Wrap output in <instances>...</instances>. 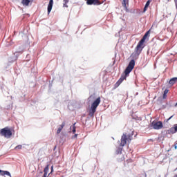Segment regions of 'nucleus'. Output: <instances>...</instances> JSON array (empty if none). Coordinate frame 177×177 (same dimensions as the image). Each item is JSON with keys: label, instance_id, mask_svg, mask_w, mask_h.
I'll return each instance as SVG.
<instances>
[{"label": "nucleus", "instance_id": "obj_1", "mask_svg": "<svg viewBox=\"0 0 177 177\" xmlns=\"http://www.w3.org/2000/svg\"><path fill=\"white\" fill-rule=\"evenodd\" d=\"M133 68H135V60L131 59L124 70V73L121 75L120 78L115 83V86H120V85L122 84V81H124V80H127V77H129V73L131 71H132V70H133Z\"/></svg>", "mask_w": 177, "mask_h": 177}, {"label": "nucleus", "instance_id": "obj_2", "mask_svg": "<svg viewBox=\"0 0 177 177\" xmlns=\"http://www.w3.org/2000/svg\"><path fill=\"white\" fill-rule=\"evenodd\" d=\"M132 136H133L132 134H128L127 136V134H123L120 140V147H124V146H125V145H127V143L128 145H129L132 139H133Z\"/></svg>", "mask_w": 177, "mask_h": 177}, {"label": "nucleus", "instance_id": "obj_3", "mask_svg": "<svg viewBox=\"0 0 177 177\" xmlns=\"http://www.w3.org/2000/svg\"><path fill=\"white\" fill-rule=\"evenodd\" d=\"M101 99L100 97H98L94 102L91 104V110L89 112L90 117H93L95 115V113H96V109L99 104H100Z\"/></svg>", "mask_w": 177, "mask_h": 177}, {"label": "nucleus", "instance_id": "obj_4", "mask_svg": "<svg viewBox=\"0 0 177 177\" xmlns=\"http://www.w3.org/2000/svg\"><path fill=\"white\" fill-rule=\"evenodd\" d=\"M144 44L145 41H142V40L138 42L135 48V52L132 54V56H135L136 57H139V55H140V53H142V50H143V48H145V46H143Z\"/></svg>", "mask_w": 177, "mask_h": 177}, {"label": "nucleus", "instance_id": "obj_5", "mask_svg": "<svg viewBox=\"0 0 177 177\" xmlns=\"http://www.w3.org/2000/svg\"><path fill=\"white\" fill-rule=\"evenodd\" d=\"M0 135L9 139L12 136V130L9 127H5L0 131Z\"/></svg>", "mask_w": 177, "mask_h": 177}, {"label": "nucleus", "instance_id": "obj_6", "mask_svg": "<svg viewBox=\"0 0 177 177\" xmlns=\"http://www.w3.org/2000/svg\"><path fill=\"white\" fill-rule=\"evenodd\" d=\"M151 127L153 129L159 130L162 129V127H164L162 124V122L158 121V122H151Z\"/></svg>", "mask_w": 177, "mask_h": 177}, {"label": "nucleus", "instance_id": "obj_7", "mask_svg": "<svg viewBox=\"0 0 177 177\" xmlns=\"http://www.w3.org/2000/svg\"><path fill=\"white\" fill-rule=\"evenodd\" d=\"M49 172V165H47L46 167L44 169V175L42 177H49L50 174H48Z\"/></svg>", "mask_w": 177, "mask_h": 177}, {"label": "nucleus", "instance_id": "obj_8", "mask_svg": "<svg viewBox=\"0 0 177 177\" xmlns=\"http://www.w3.org/2000/svg\"><path fill=\"white\" fill-rule=\"evenodd\" d=\"M52 8H53V0H50L47 8L48 15L52 12Z\"/></svg>", "mask_w": 177, "mask_h": 177}, {"label": "nucleus", "instance_id": "obj_9", "mask_svg": "<svg viewBox=\"0 0 177 177\" xmlns=\"http://www.w3.org/2000/svg\"><path fill=\"white\" fill-rule=\"evenodd\" d=\"M150 31H151V29H149L147 32H146L143 37L141 39V41L142 42H145L146 41L147 37H150Z\"/></svg>", "mask_w": 177, "mask_h": 177}, {"label": "nucleus", "instance_id": "obj_10", "mask_svg": "<svg viewBox=\"0 0 177 177\" xmlns=\"http://www.w3.org/2000/svg\"><path fill=\"white\" fill-rule=\"evenodd\" d=\"M66 126V122H63L62 123V124L59 127L57 131V135H59V133H60L62 132V130L63 129V128H64V127Z\"/></svg>", "mask_w": 177, "mask_h": 177}, {"label": "nucleus", "instance_id": "obj_11", "mask_svg": "<svg viewBox=\"0 0 177 177\" xmlns=\"http://www.w3.org/2000/svg\"><path fill=\"white\" fill-rule=\"evenodd\" d=\"M0 175H2V176L7 175V176L12 177V176L10 175V173L8 171L0 170Z\"/></svg>", "mask_w": 177, "mask_h": 177}, {"label": "nucleus", "instance_id": "obj_12", "mask_svg": "<svg viewBox=\"0 0 177 177\" xmlns=\"http://www.w3.org/2000/svg\"><path fill=\"white\" fill-rule=\"evenodd\" d=\"M167 133L169 135H174V133H176V131H175L174 127H171L169 130H167Z\"/></svg>", "mask_w": 177, "mask_h": 177}, {"label": "nucleus", "instance_id": "obj_13", "mask_svg": "<svg viewBox=\"0 0 177 177\" xmlns=\"http://www.w3.org/2000/svg\"><path fill=\"white\" fill-rule=\"evenodd\" d=\"M30 2H32L30 0H22L21 3L24 6H28L30 5Z\"/></svg>", "mask_w": 177, "mask_h": 177}, {"label": "nucleus", "instance_id": "obj_14", "mask_svg": "<svg viewBox=\"0 0 177 177\" xmlns=\"http://www.w3.org/2000/svg\"><path fill=\"white\" fill-rule=\"evenodd\" d=\"M176 82H177V77H173L169 80V84H170V85H174V84Z\"/></svg>", "mask_w": 177, "mask_h": 177}, {"label": "nucleus", "instance_id": "obj_15", "mask_svg": "<svg viewBox=\"0 0 177 177\" xmlns=\"http://www.w3.org/2000/svg\"><path fill=\"white\" fill-rule=\"evenodd\" d=\"M129 3V0H123L122 2V5L124 8H125V9H128V6H127V5L128 6Z\"/></svg>", "mask_w": 177, "mask_h": 177}, {"label": "nucleus", "instance_id": "obj_16", "mask_svg": "<svg viewBox=\"0 0 177 177\" xmlns=\"http://www.w3.org/2000/svg\"><path fill=\"white\" fill-rule=\"evenodd\" d=\"M150 0H148L145 4V6L144 8V12H146V10H147V8H149V5H150Z\"/></svg>", "mask_w": 177, "mask_h": 177}, {"label": "nucleus", "instance_id": "obj_17", "mask_svg": "<svg viewBox=\"0 0 177 177\" xmlns=\"http://www.w3.org/2000/svg\"><path fill=\"white\" fill-rule=\"evenodd\" d=\"M75 124H76V123H74L72 127H71V128L73 129H72L73 133H75V132H76Z\"/></svg>", "mask_w": 177, "mask_h": 177}, {"label": "nucleus", "instance_id": "obj_18", "mask_svg": "<svg viewBox=\"0 0 177 177\" xmlns=\"http://www.w3.org/2000/svg\"><path fill=\"white\" fill-rule=\"evenodd\" d=\"M21 149H23V145H19L15 147V150H21Z\"/></svg>", "mask_w": 177, "mask_h": 177}, {"label": "nucleus", "instance_id": "obj_19", "mask_svg": "<svg viewBox=\"0 0 177 177\" xmlns=\"http://www.w3.org/2000/svg\"><path fill=\"white\" fill-rule=\"evenodd\" d=\"M169 90L168 89H165L164 91V94H163V99H167V94L168 93Z\"/></svg>", "mask_w": 177, "mask_h": 177}, {"label": "nucleus", "instance_id": "obj_20", "mask_svg": "<svg viewBox=\"0 0 177 177\" xmlns=\"http://www.w3.org/2000/svg\"><path fill=\"white\" fill-rule=\"evenodd\" d=\"M94 5H102V3L99 0H94Z\"/></svg>", "mask_w": 177, "mask_h": 177}, {"label": "nucleus", "instance_id": "obj_21", "mask_svg": "<svg viewBox=\"0 0 177 177\" xmlns=\"http://www.w3.org/2000/svg\"><path fill=\"white\" fill-rule=\"evenodd\" d=\"M174 131H176V133L177 132V124L174 125Z\"/></svg>", "mask_w": 177, "mask_h": 177}, {"label": "nucleus", "instance_id": "obj_22", "mask_svg": "<svg viewBox=\"0 0 177 177\" xmlns=\"http://www.w3.org/2000/svg\"><path fill=\"white\" fill-rule=\"evenodd\" d=\"M78 136V134H75L73 136H72V139H77Z\"/></svg>", "mask_w": 177, "mask_h": 177}, {"label": "nucleus", "instance_id": "obj_23", "mask_svg": "<svg viewBox=\"0 0 177 177\" xmlns=\"http://www.w3.org/2000/svg\"><path fill=\"white\" fill-rule=\"evenodd\" d=\"M64 8H68V6H67V3H64Z\"/></svg>", "mask_w": 177, "mask_h": 177}, {"label": "nucleus", "instance_id": "obj_24", "mask_svg": "<svg viewBox=\"0 0 177 177\" xmlns=\"http://www.w3.org/2000/svg\"><path fill=\"white\" fill-rule=\"evenodd\" d=\"M172 117H174V115H171L169 118H168L166 122H168V121H169V120H171V118H172Z\"/></svg>", "mask_w": 177, "mask_h": 177}, {"label": "nucleus", "instance_id": "obj_25", "mask_svg": "<svg viewBox=\"0 0 177 177\" xmlns=\"http://www.w3.org/2000/svg\"><path fill=\"white\" fill-rule=\"evenodd\" d=\"M70 0H64V2L65 3H68V1H69Z\"/></svg>", "mask_w": 177, "mask_h": 177}, {"label": "nucleus", "instance_id": "obj_26", "mask_svg": "<svg viewBox=\"0 0 177 177\" xmlns=\"http://www.w3.org/2000/svg\"><path fill=\"white\" fill-rule=\"evenodd\" d=\"M176 145H177V142H175V145H174V149H175V150H176V149H177Z\"/></svg>", "mask_w": 177, "mask_h": 177}, {"label": "nucleus", "instance_id": "obj_27", "mask_svg": "<svg viewBox=\"0 0 177 177\" xmlns=\"http://www.w3.org/2000/svg\"><path fill=\"white\" fill-rule=\"evenodd\" d=\"M51 168H52V171H53V166H52Z\"/></svg>", "mask_w": 177, "mask_h": 177}, {"label": "nucleus", "instance_id": "obj_28", "mask_svg": "<svg viewBox=\"0 0 177 177\" xmlns=\"http://www.w3.org/2000/svg\"><path fill=\"white\" fill-rule=\"evenodd\" d=\"M175 106L177 107V103L175 104Z\"/></svg>", "mask_w": 177, "mask_h": 177}, {"label": "nucleus", "instance_id": "obj_29", "mask_svg": "<svg viewBox=\"0 0 177 177\" xmlns=\"http://www.w3.org/2000/svg\"><path fill=\"white\" fill-rule=\"evenodd\" d=\"M174 2H177V0H174Z\"/></svg>", "mask_w": 177, "mask_h": 177}, {"label": "nucleus", "instance_id": "obj_30", "mask_svg": "<svg viewBox=\"0 0 177 177\" xmlns=\"http://www.w3.org/2000/svg\"><path fill=\"white\" fill-rule=\"evenodd\" d=\"M19 53H23V52L20 51Z\"/></svg>", "mask_w": 177, "mask_h": 177}, {"label": "nucleus", "instance_id": "obj_31", "mask_svg": "<svg viewBox=\"0 0 177 177\" xmlns=\"http://www.w3.org/2000/svg\"><path fill=\"white\" fill-rule=\"evenodd\" d=\"M29 1H31L32 2L34 0H29Z\"/></svg>", "mask_w": 177, "mask_h": 177}, {"label": "nucleus", "instance_id": "obj_32", "mask_svg": "<svg viewBox=\"0 0 177 177\" xmlns=\"http://www.w3.org/2000/svg\"><path fill=\"white\" fill-rule=\"evenodd\" d=\"M177 170V168L175 169V171H176Z\"/></svg>", "mask_w": 177, "mask_h": 177}]
</instances>
